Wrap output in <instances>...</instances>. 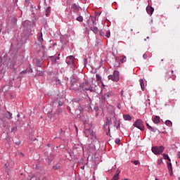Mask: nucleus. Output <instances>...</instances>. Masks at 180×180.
I'll use <instances>...</instances> for the list:
<instances>
[{
  "label": "nucleus",
  "mask_w": 180,
  "mask_h": 180,
  "mask_svg": "<svg viewBox=\"0 0 180 180\" xmlns=\"http://www.w3.org/2000/svg\"><path fill=\"white\" fill-rule=\"evenodd\" d=\"M38 41H39V42H40L41 44H42V42L44 41L43 34H42V33H40V34H39Z\"/></svg>",
  "instance_id": "nucleus-14"
},
{
  "label": "nucleus",
  "mask_w": 180,
  "mask_h": 180,
  "mask_svg": "<svg viewBox=\"0 0 180 180\" xmlns=\"http://www.w3.org/2000/svg\"><path fill=\"white\" fill-rule=\"evenodd\" d=\"M60 167V165L59 164H56L53 166V169L58 170Z\"/></svg>",
  "instance_id": "nucleus-21"
},
{
  "label": "nucleus",
  "mask_w": 180,
  "mask_h": 180,
  "mask_svg": "<svg viewBox=\"0 0 180 180\" xmlns=\"http://www.w3.org/2000/svg\"><path fill=\"white\" fill-rule=\"evenodd\" d=\"M123 117L125 120H131V117L130 115H123Z\"/></svg>",
  "instance_id": "nucleus-24"
},
{
  "label": "nucleus",
  "mask_w": 180,
  "mask_h": 180,
  "mask_svg": "<svg viewBox=\"0 0 180 180\" xmlns=\"http://www.w3.org/2000/svg\"><path fill=\"white\" fill-rule=\"evenodd\" d=\"M72 8L73 9H75V11H79V6H78V4H74L72 5Z\"/></svg>",
  "instance_id": "nucleus-23"
},
{
  "label": "nucleus",
  "mask_w": 180,
  "mask_h": 180,
  "mask_svg": "<svg viewBox=\"0 0 180 180\" xmlns=\"http://www.w3.org/2000/svg\"><path fill=\"white\" fill-rule=\"evenodd\" d=\"M130 15H132V13H131V12H130Z\"/></svg>",
  "instance_id": "nucleus-51"
},
{
  "label": "nucleus",
  "mask_w": 180,
  "mask_h": 180,
  "mask_svg": "<svg viewBox=\"0 0 180 180\" xmlns=\"http://www.w3.org/2000/svg\"><path fill=\"white\" fill-rule=\"evenodd\" d=\"M134 164L135 165H139L140 164V162H139V160H134Z\"/></svg>",
  "instance_id": "nucleus-30"
},
{
  "label": "nucleus",
  "mask_w": 180,
  "mask_h": 180,
  "mask_svg": "<svg viewBox=\"0 0 180 180\" xmlns=\"http://www.w3.org/2000/svg\"><path fill=\"white\" fill-rule=\"evenodd\" d=\"M84 168H85V167H84V166H83V167H81V169H84Z\"/></svg>",
  "instance_id": "nucleus-47"
},
{
  "label": "nucleus",
  "mask_w": 180,
  "mask_h": 180,
  "mask_svg": "<svg viewBox=\"0 0 180 180\" xmlns=\"http://www.w3.org/2000/svg\"><path fill=\"white\" fill-rule=\"evenodd\" d=\"M30 180H46V176L43 174L36 173L30 178Z\"/></svg>",
  "instance_id": "nucleus-3"
},
{
  "label": "nucleus",
  "mask_w": 180,
  "mask_h": 180,
  "mask_svg": "<svg viewBox=\"0 0 180 180\" xmlns=\"http://www.w3.org/2000/svg\"><path fill=\"white\" fill-rule=\"evenodd\" d=\"M124 180H129L128 179H124Z\"/></svg>",
  "instance_id": "nucleus-53"
},
{
  "label": "nucleus",
  "mask_w": 180,
  "mask_h": 180,
  "mask_svg": "<svg viewBox=\"0 0 180 180\" xmlns=\"http://www.w3.org/2000/svg\"><path fill=\"white\" fill-rule=\"evenodd\" d=\"M127 61V56H123V58H121L120 59V62L122 63H125Z\"/></svg>",
  "instance_id": "nucleus-28"
},
{
  "label": "nucleus",
  "mask_w": 180,
  "mask_h": 180,
  "mask_svg": "<svg viewBox=\"0 0 180 180\" xmlns=\"http://www.w3.org/2000/svg\"><path fill=\"white\" fill-rule=\"evenodd\" d=\"M174 72V70H172V73H173Z\"/></svg>",
  "instance_id": "nucleus-52"
},
{
  "label": "nucleus",
  "mask_w": 180,
  "mask_h": 180,
  "mask_svg": "<svg viewBox=\"0 0 180 180\" xmlns=\"http://www.w3.org/2000/svg\"><path fill=\"white\" fill-rule=\"evenodd\" d=\"M113 120L115 121V126L117 125V129H118L120 127V121H117L116 118H115Z\"/></svg>",
  "instance_id": "nucleus-16"
},
{
  "label": "nucleus",
  "mask_w": 180,
  "mask_h": 180,
  "mask_svg": "<svg viewBox=\"0 0 180 180\" xmlns=\"http://www.w3.org/2000/svg\"><path fill=\"white\" fill-rule=\"evenodd\" d=\"M146 127H148V129H149L150 131L155 132L156 131V128L152 127L149 125V124L146 123Z\"/></svg>",
  "instance_id": "nucleus-18"
},
{
  "label": "nucleus",
  "mask_w": 180,
  "mask_h": 180,
  "mask_svg": "<svg viewBox=\"0 0 180 180\" xmlns=\"http://www.w3.org/2000/svg\"><path fill=\"white\" fill-rule=\"evenodd\" d=\"M110 32H108L106 33V34H105V37H106L107 38H110Z\"/></svg>",
  "instance_id": "nucleus-35"
},
{
  "label": "nucleus",
  "mask_w": 180,
  "mask_h": 180,
  "mask_svg": "<svg viewBox=\"0 0 180 180\" xmlns=\"http://www.w3.org/2000/svg\"><path fill=\"white\" fill-rule=\"evenodd\" d=\"M17 129H18V127H13V128H11V131H17Z\"/></svg>",
  "instance_id": "nucleus-33"
},
{
  "label": "nucleus",
  "mask_w": 180,
  "mask_h": 180,
  "mask_svg": "<svg viewBox=\"0 0 180 180\" xmlns=\"http://www.w3.org/2000/svg\"><path fill=\"white\" fill-rule=\"evenodd\" d=\"M165 124L169 126V127H171V126H172V122L170 120H166L165 121Z\"/></svg>",
  "instance_id": "nucleus-27"
},
{
  "label": "nucleus",
  "mask_w": 180,
  "mask_h": 180,
  "mask_svg": "<svg viewBox=\"0 0 180 180\" xmlns=\"http://www.w3.org/2000/svg\"><path fill=\"white\" fill-rule=\"evenodd\" d=\"M162 163V160H158V164L160 165Z\"/></svg>",
  "instance_id": "nucleus-42"
},
{
  "label": "nucleus",
  "mask_w": 180,
  "mask_h": 180,
  "mask_svg": "<svg viewBox=\"0 0 180 180\" xmlns=\"http://www.w3.org/2000/svg\"><path fill=\"white\" fill-rule=\"evenodd\" d=\"M162 158L166 160H168L169 162H171V159L169 157L168 155L165 154V153H163L162 154Z\"/></svg>",
  "instance_id": "nucleus-15"
},
{
  "label": "nucleus",
  "mask_w": 180,
  "mask_h": 180,
  "mask_svg": "<svg viewBox=\"0 0 180 180\" xmlns=\"http://www.w3.org/2000/svg\"><path fill=\"white\" fill-rule=\"evenodd\" d=\"M79 85H81L79 83H78V80L73 79H72V84H71V87L75 90H81V87H79Z\"/></svg>",
  "instance_id": "nucleus-4"
},
{
  "label": "nucleus",
  "mask_w": 180,
  "mask_h": 180,
  "mask_svg": "<svg viewBox=\"0 0 180 180\" xmlns=\"http://www.w3.org/2000/svg\"><path fill=\"white\" fill-rule=\"evenodd\" d=\"M105 124H106V125H108V124H109L108 122H106Z\"/></svg>",
  "instance_id": "nucleus-49"
},
{
  "label": "nucleus",
  "mask_w": 180,
  "mask_h": 180,
  "mask_svg": "<svg viewBox=\"0 0 180 180\" xmlns=\"http://www.w3.org/2000/svg\"><path fill=\"white\" fill-rule=\"evenodd\" d=\"M117 107L119 109H120L121 105H120V104H118V105H117Z\"/></svg>",
  "instance_id": "nucleus-41"
},
{
  "label": "nucleus",
  "mask_w": 180,
  "mask_h": 180,
  "mask_svg": "<svg viewBox=\"0 0 180 180\" xmlns=\"http://www.w3.org/2000/svg\"><path fill=\"white\" fill-rule=\"evenodd\" d=\"M165 150V147L162 146H153L152 153L155 155H159L162 154Z\"/></svg>",
  "instance_id": "nucleus-1"
},
{
  "label": "nucleus",
  "mask_w": 180,
  "mask_h": 180,
  "mask_svg": "<svg viewBox=\"0 0 180 180\" xmlns=\"http://www.w3.org/2000/svg\"><path fill=\"white\" fill-rule=\"evenodd\" d=\"M6 118L11 120L12 119V114L10 112H7L6 114Z\"/></svg>",
  "instance_id": "nucleus-20"
},
{
  "label": "nucleus",
  "mask_w": 180,
  "mask_h": 180,
  "mask_svg": "<svg viewBox=\"0 0 180 180\" xmlns=\"http://www.w3.org/2000/svg\"><path fill=\"white\" fill-rule=\"evenodd\" d=\"M74 56H69L66 58V63H68V65L72 64V65H74Z\"/></svg>",
  "instance_id": "nucleus-7"
},
{
  "label": "nucleus",
  "mask_w": 180,
  "mask_h": 180,
  "mask_svg": "<svg viewBox=\"0 0 180 180\" xmlns=\"http://www.w3.org/2000/svg\"><path fill=\"white\" fill-rule=\"evenodd\" d=\"M178 158L180 159V151L177 153Z\"/></svg>",
  "instance_id": "nucleus-40"
},
{
  "label": "nucleus",
  "mask_w": 180,
  "mask_h": 180,
  "mask_svg": "<svg viewBox=\"0 0 180 180\" xmlns=\"http://www.w3.org/2000/svg\"><path fill=\"white\" fill-rule=\"evenodd\" d=\"M91 132V129L90 128L84 129V134H86V137H89V136L90 135Z\"/></svg>",
  "instance_id": "nucleus-13"
},
{
  "label": "nucleus",
  "mask_w": 180,
  "mask_h": 180,
  "mask_svg": "<svg viewBox=\"0 0 180 180\" xmlns=\"http://www.w3.org/2000/svg\"><path fill=\"white\" fill-rule=\"evenodd\" d=\"M108 79L117 82L120 79V72H118V70H114L113 75H110L108 76Z\"/></svg>",
  "instance_id": "nucleus-2"
},
{
  "label": "nucleus",
  "mask_w": 180,
  "mask_h": 180,
  "mask_svg": "<svg viewBox=\"0 0 180 180\" xmlns=\"http://www.w3.org/2000/svg\"><path fill=\"white\" fill-rule=\"evenodd\" d=\"M153 123L158 124L160 122V117L159 116H155L153 120Z\"/></svg>",
  "instance_id": "nucleus-10"
},
{
  "label": "nucleus",
  "mask_w": 180,
  "mask_h": 180,
  "mask_svg": "<svg viewBox=\"0 0 180 180\" xmlns=\"http://www.w3.org/2000/svg\"><path fill=\"white\" fill-rule=\"evenodd\" d=\"M167 169L169 173L170 176L173 175V167H172V164L171 162H167Z\"/></svg>",
  "instance_id": "nucleus-8"
},
{
  "label": "nucleus",
  "mask_w": 180,
  "mask_h": 180,
  "mask_svg": "<svg viewBox=\"0 0 180 180\" xmlns=\"http://www.w3.org/2000/svg\"><path fill=\"white\" fill-rule=\"evenodd\" d=\"M142 57L143 58V59L146 60L148 58V55L146 53H143Z\"/></svg>",
  "instance_id": "nucleus-31"
},
{
  "label": "nucleus",
  "mask_w": 180,
  "mask_h": 180,
  "mask_svg": "<svg viewBox=\"0 0 180 180\" xmlns=\"http://www.w3.org/2000/svg\"><path fill=\"white\" fill-rule=\"evenodd\" d=\"M108 129H109V131L107 132V136H109V134H110V127H108Z\"/></svg>",
  "instance_id": "nucleus-43"
},
{
  "label": "nucleus",
  "mask_w": 180,
  "mask_h": 180,
  "mask_svg": "<svg viewBox=\"0 0 180 180\" xmlns=\"http://www.w3.org/2000/svg\"><path fill=\"white\" fill-rule=\"evenodd\" d=\"M131 18H135V15L133 14L131 16Z\"/></svg>",
  "instance_id": "nucleus-44"
},
{
  "label": "nucleus",
  "mask_w": 180,
  "mask_h": 180,
  "mask_svg": "<svg viewBox=\"0 0 180 180\" xmlns=\"http://www.w3.org/2000/svg\"><path fill=\"white\" fill-rule=\"evenodd\" d=\"M39 76H43V75H44V73H39Z\"/></svg>",
  "instance_id": "nucleus-45"
},
{
  "label": "nucleus",
  "mask_w": 180,
  "mask_h": 180,
  "mask_svg": "<svg viewBox=\"0 0 180 180\" xmlns=\"http://www.w3.org/2000/svg\"><path fill=\"white\" fill-rule=\"evenodd\" d=\"M1 78H2V76H0V81H1Z\"/></svg>",
  "instance_id": "nucleus-50"
},
{
  "label": "nucleus",
  "mask_w": 180,
  "mask_h": 180,
  "mask_svg": "<svg viewBox=\"0 0 180 180\" xmlns=\"http://www.w3.org/2000/svg\"><path fill=\"white\" fill-rule=\"evenodd\" d=\"M58 105H59L60 106H62V105H63V103L61 101H59V102H58Z\"/></svg>",
  "instance_id": "nucleus-39"
},
{
  "label": "nucleus",
  "mask_w": 180,
  "mask_h": 180,
  "mask_svg": "<svg viewBox=\"0 0 180 180\" xmlns=\"http://www.w3.org/2000/svg\"><path fill=\"white\" fill-rule=\"evenodd\" d=\"M139 84H141V89H142V91H144L145 90L144 81L142 79H139Z\"/></svg>",
  "instance_id": "nucleus-11"
},
{
  "label": "nucleus",
  "mask_w": 180,
  "mask_h": 180,
  "mask_svg": "<svg viewBox=\"0 0 180 180\" xmlns=\"http://www.w3.org/2000/svg\"><path fill=\"white\" fill-rule=\"evenodd\" d=\"M120 172H119L118 173L115 174L114 175V176L112 177V180H118L119 179V174H120Z\"/></svg>",
  "instance_id": "nucleus-22"
},
{
  "label": "nucleus",
  "mask_w": 180,
  "mask_h": 180,
  "mask_svg": "<svg viewBox=\"0 0 180 180\" xmlns=\"http://www.w3.org/2000/svg\"><path fill=\"white\" fill-rule=\"evenodd\" d=\"M123 94H124V91H121V96H123Z\"/></svg>",
  "instance_id": "nucleus-46"
},
{
  "label": "nucleus",
  "mask_w": 180,
  "mask_h": 180,
  "mask_svg": "<svg viewBox=\"0 0 180 180\" xmlns=\"http://www.w3.org/2000/svg\"><path fill=\"white\" fill-rule=\"evenodd\" d=\"M110 96H111V93L110 92H108L103 96H105V99H106V98H108Z\"/></svg>",
  "instance_id": "nucleus-29"
},
{
  "label": "nucleus",
  "mask_w": 180,
  "mask_h": 180,
  "mask_svg": "<svg viewBox=\"0 0 180 180\" xmlns=\"http://www.w3.org/2000/svg\"><path fill=\"white\" fill-rule=\"evenodd\" d=\"M105 97L102 96V97L100 98V103L103 104L105 102Z\"/></svg>",
  "instance_id": "nucleus-25"
},
{
  "label": "nucleus",
  "mask_w": 180,
  "mask_h": 180,
  "mask_svg": "<svg viewBox=\"0 0 180 180\" xmlns=\"http://www.w3.org/2000/svg\"><path fill=\"white\" fill-rule=\"evenodd\" d=\"M3 59L0 57V67L2 65Z\"/></svg>",
  "instance_id": "nucleus-38"
},
{
  "label": "nucleus",
  "mask_w": 180,
  "mask_h": 180,
  "mask_svg": "<svg viewBox=\"0 0 180 180\" xmlns=\"http://www.w3.org/2000/svg\"><path fill=\"white\" fill-rule=\"evenodd\" d=\"M164 60L163 59H161V61H163Z\"/></svg>",
  "instance_id": "nucleus-54"
},
{
  "label": "nucleus",
  "mask_w": 180,
  "mask_h": 180,
  "mask_svg": "<svg viewBox=\"0 0 180 180\" xmlns=\"http://www.w3.org/2000/svg\"><path fill=\"white\" fill-rule=\"evenodd\" d=\"M80 91H89L91 87L89 86V82H86L82 85H79Z\"/></svg>",
  "instance_id": "nucleus-6"
},
{
  "label": "nucleus",
  "mask_w": 180,
  "mask_h": 180,
  "mask_svg": "<svg viewBox=\"0 0 180 180\" xmlns=\"http://www.w3.org/2000/svg\"><path fill=\"white\" fill-rule=\"evenodd\" d=\"M115 143H116V144H120V139H116Z\"/></svg>",
  "instance_id": "nucleus-36"
},
{
  "label": "nucleus",
  "mask_w": 180,
  "mask_h": 180,
  "mask_svg": "<svg viewBox=\"0 0 180 180\" xmlns=\"http://www.w3.org/2000/svg\"><path fill=\"white\" fill-rule=\"evenodd\" d=\"M15 144H17V146H19L20 143H16Z\"/></svg>",
  "instance_id": "nucleus-48"
},
{
  "label": "nucleus",
  "mask_w": 180,
  "mask_h": 180,
  "mask_svg": "<svg viewBox=\"0 0 180 180\" xmlns=\"http://www.w3.org/2000/svg\"><path fill=\"white\" fill-rule=\"evenodd\" d=\"M146 12H147L149 15H152L153 13V12H154V8H153V7L150 6H148L146 7Z\"/></svg>",
  "instance_id": "nucleus-9"
},
{
  "label": "nucleus",
  "mask_w": 180,
  "mask_h": 180,
  "mask_svg": "<svg viewBox=\"0 0 180 180\" xmlns=\"http://www.w3.org/2000/svg\"><path fill=\"white\" fill-rule=\"evenodd\" d=\"M155 180H158V179H155Z\"/></svg>",
  "instance_id": "nucleus-57"
},
{
  "label": "nucleus",
  "mask_w": 180,
  "mask_h": 180,
  "mask_svg": "<svg viewBox=\"0 0 180 180\" xmlns=\"http://www.w3.org/2000/svg\"><path fill=\"white\" fill-rule=\"evenodd\" d=\"M90 30L94 33L97 34L98 33V27H91Z\"/></svg>",
  "instance_id": "nucleus-17"
},
{
  "label": "nucleus",
  "mask_w": 180,
  "mask_h": 180,
  "mask_svg": "<svg viewBox=\"0 0 180 180\" xmlns=\"http://www.w3.org/2000/svg\"><path fill=\"white\" fill-rule=\"evenodd\" d=\"M89 136H91V137L92 140H94V141H96V134L92 130L91 131Z\"/></svg>",
  "instance_id": "nucleus-12"
},
{
  "label": "nucleus",
  "mask_w": 180,
  "mask_h": 180,
  "mask_svg": "<svg viewBox=\"0 0 180 180\" xmlns=\"http://www.w3.org/2000/svg\"><path fill=\"white\" fill-rule=\"evenodd\" d=\"M99 34H100V35H101V37H104V35H105V33H104L103 31H100Z\"/></svg>",
  "instance_id": "nucleus-34"
},
{
  "label": "nucleus",
  "mask_w": 180,
  "mask_h": 180,
  "mask_svg": "<svg viewBox=\"0 0 180 180\" xmlns=\"http://www.w3.org/2000/svg\"><path fill=\"white\" fill-rule=\"evenodd\" d=\"M84 66H86V65L87 64V60L86 58L84 59Z\"/></svg>",
  "instance_id": "nucleus-37"
},
{
  "label": "nucleus",
  "mask_w": 180,
  "mask_h": 180,
  "mask_svg": "<svg viewBox=\"0 0 180 180\" xmlns=\"http://www.w3.org/2000/svg\"><path fill=\"white\" fill-rule=\"evenodd\" d=\"M2 120L4 121V118Z\"/></svg>",
  "instance_id": "nucleus-56"
},
{
  "label": "nucleus",
  "mask_w": 180,
  "mask_h": 180,
  "mask_svg": "<svg viewBox=\"0 0 180 180\" xmlns=\"http://www.w3.org/2000/svg\"><path fill=\"white\" fill-rule=\"evenodd\" d=\"M134 125L141 130H144V122L141 120H137Z\"/></svg>",
  "instance_id": "nucleus-5"
},
{
  "label": "nucleus",
  "mask_w": 180,
  "mask_h": 180,
  "mask_svg": "<svg viewBox=\"0 0 180 180\" xmlns=\"http://www.w3.org/2000/svg\"><path fill=\"white\" fill-rule=\"evenodd\" d=\"M76 20L79 22H82L84 21V18L82 15H79L76 18Z\"/></svg>",
  "instance_id": "nucleus-19"
},
{
  "label": "nucleus",
  "mask_w": 180,
  "mask_h": 180,
  "mask_svg": "<svg viewBox=\"0 0 180 180\" xmlns=\"http://www.w3.org/2000/svg\"><path fill=\"white\" fill-rule=\"evenodd\" d=\"M25 2H27V0H25Z\"/></svg>",
  "instance_id": "nucleus-55"
},
{
  "label": "nucleus",
  "mask_w": 180,
  "mask_h": 180,
  "mask_svg": "<svg viewBox=\"0 0 180 180\" xmlns=\"http://www.w3.org/2000/svg\"><path fill=\"white\" fill-rule=\"evenodd\" d=\"M96 79L98 81L101 79V76H100V75H96Z\"/></svg>",
  "instance_id": "nucleus-32"
},
{
  "label": "nucleus",
  "mask_w": 180,
  "mask_h": 180,
  "mask_svg": "<svg viewBox=\"0 0 180 180\" xmlns=\"http://www.w3.org/2000/svg\"><path fill=\"white\" fill-rule=\"evenodd\" d=\"M50 9H51V7H48V8L46 9V17L49 16Z\"/></svg>",
  "instance_id": "nucleus-26"
}]
</instances>
